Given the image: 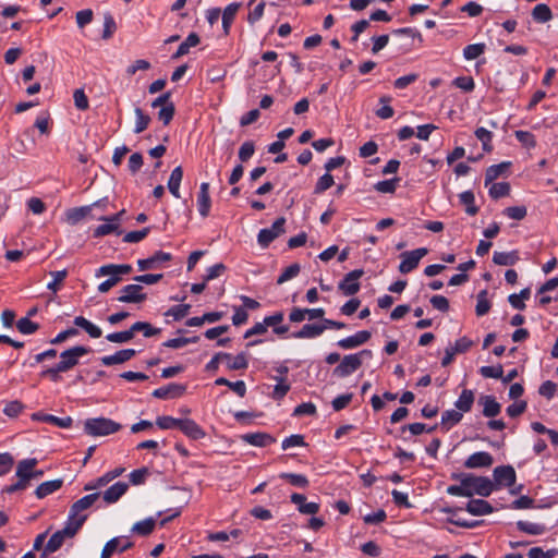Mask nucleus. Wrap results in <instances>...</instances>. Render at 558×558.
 <instances>
[{
    "label": "nucleus",
    "mask_w": 558,
    "mask_h": 558,
    "mask_svg": "<svg viewBox=\"0 0 558 558\" xmlns=\"http://www.w3.org/2000/svg\"><path fill=\"white\" fill-rule=\"evenodd\" d=\"M132 271V266L129 264H107L99 267L95 277L100 278L108 276L109 278L98 286L100 293H107L111 288L121 281V277L129 275Z\"/></svg>",
    "instance_id": "f257e3e1"
},
{
    "label": "nucleus",
    "mask_w": 558,
    "mask_h": 558,
    "mask_svg": "<svg viewBox=\"0 0 558 558\" xmlns=\"http://www.w3.org/2000/svg\"><path fill=\"white\" fill-rule=\"evenodd\" d=\"M364 356H372V351L364 349L359 353L344 355L332 374L340 378L350 376L362 366Z\"/></svg>",
    "instance_id": "f03ea898"
},
{
    "label": "nucleus",
    "mask_w": 558,
    "mask_h": 558,
    "mask_svg": "<svg viewBox=\"0 0 558 558\" xmlns=\"http://www.w3.org/2000/svg\"><path fill=\"white\" fill-rule=\"evenodd\" d=\"M121 427V424L107 417L88 418L84 423V432L89 436L111 435L120 430Z\"/></svg>",
    "instance_id": "7ed1b4c3"
},
{
    "label": "nucleus",
    "mask_w": 558,
    "mask_h": 558,
    "mask_svg": "<svg viewBox=\"0 0 558 558\" xmlns=\"http://www.w3.org/2000/svg\"><path fill=\"white\" fill-rule=\"evenodd\" d=\"M37 464L38 460L35 458H28L19 461L15 472L17 482L8 486L7 488H25L26 486L31 485L33 480V469L37 466Z\"/></svg>",
    "instance_id": "20e7f679"
},
{
    "label": "nucleus",
    "mask_w": 558,
    "mask_h": 558,
    "mask_svg": "<svg viewBox=\"0 0 558 558\" xmlns=\"http://www.w3.org/2000/svg\"><path fill=\"white\" fill-rule=\"evenodd\" d=\"M90 349L83 345L70 348L60 354L59 367L65 373L78 364L80 357L88 354Z\"/></svg>",
    "instance_id": "39448f33"
},
{
    "label": "nucleus",
    "mask_w": 558,
    "mask_h": 558,
    "mask_svg": "<svg viewBox=\"0 0 558 558\" xmlns=\"http://www.w3.org/2000/svg\"><path fill=\"white\" fill-rule=\"evenodd\" d=\"M428 253V250L426 247H420L413 251L403 252L400 255L401 263L398 267L399 271L401 274H409L412 270H414L418 264L420 260Z\"/></svg>",
    "instance_id": "423d86ee"
},
{
    "label": "nucleus",
    "mask_w": 558,
    "mask_h": 558,
    "mask_svg": "<svg viewBox=\"0 0 558 558\" xmlns=\"http://www.w3.org/2000/svg\"><path fill=\"white\" fill-rule=\"evenodd\" d=\"M286 219L279 217L270 228L262 229L257 235V242L262 247H267L274 240L284 233Z\"/></svg>",
    "instance_id": "0eeeda50"
},
{
    "label": "nucleus",
    "mask_w": 558,
    "mask_h": 558,
    "mask_svg": "<svg viewBox=\"0 0 558 558\" xmlns=\"http://www.w3.org/2000/svg\"><path fill=\"white\" fill-rule=\"evenodd\" d=\"M364 275L363 269H354L348 272L339 282L338 289L347 296L354 295L360 291V278Z\"/></svg>",
    "instance_id": "6e6552de"
},
{
    "label": "nucleus",
    "mask_w": 558,
    "mask_h": 558,
    "mask_svg": "<svg viewBox=\"0 0 558 558\" xmlns=\"http://www.w3.org/2000/svg\"><path fill=\"white\" fill-rule=\"evenodd\" d=\"M145 300L146 294L143 293V287L135 283L124 286L118 298V301L121 303H142Z\"/></svg>",
    "instance_id": "1a4fd4ad"
},
{
    "label": "nucleus",
    "mask_w": 558,
    "mask_h": 558,
    "mask_svg": "<svg viewBox=\"0 0 558 558\" xmlns=\"http://www.w3.org/2000/svg\"><path fill=\"white\" fill-rule=\"evenodd\" d=\"M132 547L133 543L129 541L128 537H113L105 544L100 558H110L114 551L119 550L120 553H123Z\"/></svg>",
    "instance_id": "9d476101"
},
{
    "label": "nucleus",
    "mask_w": 558,
    "mask_h": 558,
    "mask_svg": "<svg viewBox=\"0 0 558 558\" xmlns=\"http://www.w3.org/2000/svg\"><path fill=\"white\" fill-rule=\"evenodd\" d=\"M494 480L499 486L511 487L515 483V471L511 465L497 466L494 470Z\"/></svg>",
    "instance_id": "9b49d317"
},
{
    "label": "nucleus",
    "mask_w": 558,
    "mask_h": 558,
    "mask_svg": "<svg viewBox=\"0 0 558 558\" xmlns=\"http://www.w3.org/2000/svg\"><path fill=\"white\" fill-rule=\"evenodd\" d=\"M185 390V385L171 383L167 386L155 389L153 391V396L158 399H175L182 397Z\"/></svg>",
    "instance_id": "f8f14e48"
},
{
    "label": "nucleus",
    "mask_w": 558,
    "mask_h": 558,
    "mask_svg": "<svg viewBox=\"0 0 558 558\" xmlns=\"http://www.w3.org/2000/svg\"><path fill=\"white\" fill-rule=\"evenodd\" d=\"M371 332L367 330L357 331L355 335L343 338L337 342V345L343 350L355 349L371 339Z\"/></svg>",
    "instance_id": "ddd939ff"
},
{
    "label": "nucleus",
    "mask_w": 558,
    "mask_h": 558,
    "mask_svg": "<svg viewBox=\"0 0 558 558\" xmlns=\"http://www.w3.org/2000/svg\"><path fill=\"white\" fill-rule=\"evenodd\" d=\"M178 428L189 438L193 440L201 439L205 437V432L203 428L191 418H181L178 425Z\"/></svg>",
    "instance_id": "4468645a"
},
{
    "label": "nucleus",
    "mask_w": 558,
    "mask_h": 558,
    "mask_svg": "<svg viewBox=\"0 0 558 558\" xmlns=\"http://www.w3.org/2000/svg\"><path fill=\"white\" fill-rule=\"evenodd\" d=\"M211 206V199L209 196V183L203 182L199 186L197 194V208L198 213L203 218L208 217Z\"/></svg>",
    "instance_id": "2eb2a0df"
},
{
    "label": "nucleus",
    "mask_w": 558,
    "mask_h": 558,
    "mask_svg": "<svg viewBox=\"0 0 558 558\" xmlns=\"http://www.w3.org/2000/svg\"><path fill=\"white\" fill-rule=\"evenodd\" d=\"M135 354H136V351L134 349H123V350L117 351L114 354L102 356L100 359V362L105 366L122 364V363L130 361L132 357L135 356Z\"/></svg>",
    "instance_id": "dca6fc26"
},
{
    "label": "nucleus",
    "mask_w": 558,
    "mask_h": 558,
    "mask_svg": "<svg viewBox=\"0 0 558 558\" xmlns=\"http://www.w3.org/2000/svg\"><path fill=\"white\" fill-rule=\"evenodd\" d=\"M494 459L490 453L486 451H478L472 453L465 461L464 465L469 469L488 468L493 464Z\"/></svg>",
    "instance_id": "f3484780"
},
{
    "label": "nucleus",
    "mask_w": 558,
    "mask_h": 558,
    "mask_svg": "<svg viewBox=\"0 0 558 558\" xmlns=\"http://www.w3.org/2000/svg\"><path fill=\"white\" fill-rule=\"evenodd\" d=\"M32 420L50 423V424H53V425H56V426H58L60 428H69L72 425V423H73V420L70 416L58 417V416H54V415H51V414H46L44 412L33 413L32 414Z\"/></svg>",
    "instance_id": "a211bd4d"
},
{
    "label": "nucleus",
    "mask_w": 558,
    "mask_h": 558,
    "mask_svg": "<svg viewBox=\"0 0 558 558\" xmlns=\"http://www.w3.org/2000/svg\"><path fill=\"white\" fill-rule=\"evenodd\" d=\"M242 440L255 447H267L276 441V439L267 433H248L244 434Z\"/></svg>",
    "instance_id": "6ab92c4d"
},
{
    "label": "nucleus",
    "mask_w": 558,
    "mask_h": 558,
    "mask_svg": "<svg viewBox=\"0 0 558 558\" xmlns=\"http://www.w3.org/2000/svg\"><path fill=\"white\" fill-rule=\"evenodd\" d=\"M291 501L294 505H296L298 510L304 514L313 515V514L317 513L319 510V505L317 502H314V501L307 502L306 497L302 494H296V493L293 494L291 496Z\"/></svg>",
    "instance_id": "aec40b11"
},
{
    "label": "nucleus",
    "mask_w": 558,
    "mask_h": 558,
    "mask_svg": "<svg viewBox=\"0 0 558 558\" xmlns=\"http://www.w3.org/2000/svg\"><path fill=\"white\" fill-rule=\"evenodd\" d=\"M171 258H172V256L170 253L158 251L149 258L138 259L137 260L138 270L144 271L147 269H151L155 267L156 263L169 262V260H171Z\"/></svg>",
    "instance_id": "412c9836"
},
{
    "label": "nucleus",
    "mask_w": 558,
    "mask_h": 558,
    "mask_svg": "<svg viewBox=\"0 0 558 558\" xmlns=\"http://www.w3.org/2000/svg\"><path fill=\"white\" fill-rule=\"evenodd\" d=\"M124 468H116L98 477L95 482L86 484L83 488H101L107 486L114 478L119 477L124 472Z\"/></svg>",
    "instance_id": "4be33fe9"
},
{
    "label": "nucleus",
    "mask_w": 558,
    "mask_h": 558,
    "mask_svg": "<svg viewBox=\"0 0 558 558\" xmlns=\"http://www.w3.org/2000/svg\"><path fill=\"white\" fill-rule=\"evenodd\" d=\"M98 497L99 493L96 492L75 501L70 509L71 517H81L80 512L88 509L98 499Z\"/></svg>",
    "instance_id": "5701e85b"
},
{
    "label": "nucleus",
    "mask_w": 558,
    "mask_h": 558,
    "mask_svg": "<svg viewBox=\"0 0 558 558\" xmlns=\"http://www.w3.org/2000/svg\"><path fill=\"white\" fill-rule=\"evenodd\" d=\"M480 403L483 404V415L486 417H495L500 413L501 405L493 396L481 397Z\"/></svg>",
    "instance_id": "b1692460"
},
{
    "label": "nucleus",
    "mask_w": 558,
    "mask_h": 558,
    "mask_svg": "<svg viewBox=\"0 0 558 558\" xmlns=\"http://www.w3.org/2000/svg\"><path fill=\"white\" fill-rule=\"evenodd\" d=\"M324 332L322 324H305L303 327L293 333L294 338L298 339H313L320 336Z\"/></svg>",
    "instance_id": "393cba45"
},
{
    "label": "nucleus",
    "mask_w": 558,
    "mask_h": 558,
    "mask_svg": "<svg viewBox=\"0 0 558 558\" xmlns=\"http://www.w3.org/2000/svg\"><path fill=\"white\" fill-rule=\"evenodd\" d=\"M240 3L233 2L227 5L221 12V19H222V28L225 35H229L231 25L233 23V20L240 9Z\"/></svg>",
    "instance_id": "a878e982"
},
{
    "label": "nucleus",
    "mask_w": 558,
    "mask_h": 558,
    "mask_svg": "<svg viewBox=\"0 0 558 558\" xmlns=\"http://www.w3.org/2000/svg\"><path fill=\"white\" fill-rule=\"evenodd\" d=\"M466 511L473 515H484L493 512V507L483 499H471L466 505Z\"/></svg>",
    "instance_id": "bb28decb"
},
{
    "label": "nucleus",
    "mask_w": 558,
    "mask_h": 558,
    "mask_svg": "<svg viewBox=\"0 0 558 558\" xmlns=\"http://www.w3.org/2000/svg\"><path fill=\"white\" fill-rule=\"evenodd\" d=\"M183 178V170L181 166L175 167L168 180L169 192L177 198H180V184Z\"/></svg>",
    "instance_id": "cd10ccee"
},
{
    "label": "nucleus",
    "mask_w": 558,
    "mask_h": 558,
    "mask_svg": "<svg viewBox=\"0 0 558 558\" xmlns=\"http://www.w3.org/2000/svg\"><path fill=\"white\" fill-rule=\"evenodd\" d=\"M74 325L84 329L92 338L97 339L100 338L102 335V331L98 326H96L95 324H93L83 316H76L74 318Z\"/></svg>",
    "instance_id": "c85d7f7f"
},
{
    "label": "nucleus",
    "mask_w": 558,
    "mask_h": 558,
    "mask_svg": "<svg viewBox=\"0 0 558 558\" xmlns=\"http://www.w3.org/2000/svg\"><path fill=\"white\" fill-rule=\"evenodd\" d=\"M201 39L196 33H191L183 43L179 46L175 53L172 56L173 59H179L190 52V48L196 47Z\"/></svg>",
    "instance_id": "c756f323"
},
{
    "label": "nucleus",
    "mask_w": 558,
    "mask_h": 558,
    "mask_svg": "<svg viewBox=\"0 0 558 558\" xmlns=\"http://www.w3.org/2000/svg\"><path fill=\"white\" fill-rule=\"evenodd\" d=\"M283 320V313L277 312L274 315L266 316L264 318L265 325L268 327H274V332L281 336L288 332V326H278Z\"/></svg>",
    "instance_id": "7c9ffc66"
},
{
    "label": "nucleus",
    "mask_w": 558,
    "mask_h": 558,
    "mask_svg": "<svg viewBox=\"0 0 558 558\" xmlns=\"http://www.w3.org/2000/svg\"><path fill=\"white\" fill-rule=\"evenodd\" d=\"M99 202H96L92 206H82L69 209L66 211L68 221L72 225L77 223L92 211L93 206H97Z\"/></svg>",
    "instance_id": "2f4dec72"
},
{
    "label": "nucleus",
    "mask_w": 558,
    "mask_h": 558,
    "mask_svg": "<svg viewBox=\"0 0 558 558\" xmlns=\"http://www.w3.org/2000/svg\"><path fill=\"white\" fill-rule=\"evenodd\" d=\"M511 162L504 161L498 165H493L487 168L485 173V185L487 186L493 181L498 179L510 167Z\"/></svg>",
    "instance_id": "473e14b6"
},
{
    "label": "nucleus",
    "mask_w": 558,
    "mask_h": 558,
    "mask_svg": "<svg viewBox=\"0 0 558 558\" xmlns=\"http://www.w3.org/2000/svg\"><path fill=\"white\" fill-rule=\"evenodd\" d=\"M474 403V392L470 389L462 390L454 407L461 412H469Z\"/></svg>",
    "instance_id": "72a5a7b5"
},
{
    "label": "nucleus",
    "mask_w": 558,
    "mask_h": 558,
    "mask_svg": "<svg viewBox=\"0 0 558 558\" xmlns=\"http://www.w3.org/2000/svg\"><path fill=\"white\" fill-rule=\"evenodd\" d=\"M215 385L227 386L241 398H243L246 393V385L243 380L230 381L225 377H219L215 380Z\"/></svg>",
    "instance_id": "f704fd0d"
},
{
    "label": "nucleus",
    "mask_w": 558,
    "mask_h": 558,
    "mask_svg": "<svg viewBox=\"0 0 558 558\" xmlns=\"http://www.w3.org/2000/svg\"><path fill=\"white\" fill-rule=\"evenodd\" d=\"M155 525H156V521L154 518H147L145 520H142V521H138L136 522L131 531L135 534H138L141 536H147L149 535L154 529H155Z\"/></svg>",
    "instance_id": "c9c22d12"
},
{
    "label": "nucleus",
    "mask_w": 558,
    "mask_h": 558,
    "mask_svg": "<svg viewBox=\"0 0 558 558\" xmlns=\"http://www.w3.org/2000/svg\"><path fill=\"white\" fill-rule=\"evenodd\" d=\"M532 17L538 23H546L551 20L553 13L547 4L539 3L532 10Z\"/></svg>",
    "instance_id": "e433bc0d"
},
{
    "label": "nucleus",
    "mask_w": 558,
    "mask_h": 558,
    "mask_svg": "<svg viewBox=\"0 0 558 558\" xmlns=\"http://www.w3.org/2000/svg\"><path fill=\"white\" fill-rule=\"evenodd\" d=\"M517 527L519 531L524 532L530 535H541L545 533L546 527L539 523H533L529 521H518Z\"/></svg>",
    "instance_id": "4c0bfd02"
},
{
    "label": "nucleus",
    "mask_w": 558,
    "mask_h": 558,
    "mask_svg": "<svg viewBox=\"0 0 558 558\" xmlns=\"http://www.w3.org/2000/svg\"><path fill=\"white\" fill-rule=\"evenodd\" d=\"M134 113L136 117L134 133L140 134L148 128L151 119L140 107L134 108Z\"/></svg>",
    "instance_id": "58836bf2"
},
{
    "label": "nucleus",
    "mask_w": 558,
    "mask_h": 558,
    "mask_svg": "<svg viewBox=\"0 0 558 558\" xmlns=\"http://www.w3.org/2000/svg\"><path fill=\"white\" fill-rule=\"evenodd\" d=\"M462 412L459 410H447L441 414V425L448 430L462 420Z\"/></svg>",
    "instance_id": "ea45409f"
},
{
    "label": "nucleus",
    "mask_w": 558,
    "mask_h": 558,
    "mask_svg": "<svg viewBox=\"0 0 558 558\" xmlns=\"http://www.w3.org/2000/svg\"><path fill=\"white\" fill-rule=\"evenodd\" d=\"M223 360L227 361V367L230 371L245 369L248 366L247 357L244 352L239 353L234 357L230 354L229 359Z\"/></svg>",
    "instance_id": "a19ab883"
},
{
    "label": "nucleus",
    "mask_w": 558,
    "mask_h": 558,
    "mask_svg": "<svg viewBox=\"0 0 558 558\" xmlns=\"http://www.w3.org/2000/svg\"><path fill=\"white\" fill-rule=\"evenodd\" d=\"M461 204L465 206V211L470 216H474L477 214L478 208L475 206L474 194L471 191H464L459 195Z\"/></svg>",
    "instance_id": "79ce46f5"
},
{
    "label": "nucleus",
    "mask_w": 558,
    "mask_h": 558,
    "mask_svg": "<svg viewBox=\"0 0 558 558\" xmlns=\"http://www.w3.org/2000/svg\"><path fill=\"white\" fill-rule=\"evenodd\" d=\"M279 477L282 480H286L284 484L290 485V486L304 487L310 484L306 476H304L302 474L281 473L279 475Z\"/></svg>",
    "instance_id": "37998d69"
},
{
    "label": "nucleus",
    "mask_w": 558,
    "mask_h": 558,
    "mask_svg": "<svg viewBox=\"0 0 558 558\" xmlns=\"http://www.w3.org/2000/svg\"><path fill=\"white\" fill-rule=\"evenodd\" d=\"M492 307L490 302L487 299V290H482L477 294V303L475 306V313L477 316L486 315Z\"/></svg>",
    "instance_id": "c03bdc74"
},
{
    "label": "nucleus",
    "mask_w": 558,
    "mask_h": 558,
    "mask_svg": "<svg viewBox=\"0 0 558 558\" xmlns=\"http://www.w3.org/2000/svg\"><path fill=\"white\" fill-rule=\"evenodd\" d=\"M151 474L148 468H141L132 471L129 475L130 483L134 486L145 484L146 478Z\"/></svg>",
    "instance_id": "a18cd8bd"
},
{
    "label": "nucleus",
    "mask_w": 558,
    "mask_h": 558,
    "mask_svg": "<svg viewBox=\"0 0 558 558\" xmlns=\"http://www.w3.org/2000/svg\"><path fill=\"white\" fill-rule=\"evenodd\" d=\"M489 196L494 199H498L509 195L510 184L507 182L494 183L489 189Z\"/></svg>",
    "instance_id": "49530a36"
},
{
    "label": "nucleus",
    "mask_w": 558,
    "mask_h": 558,
    "mask_svg": "<svg viewBox=\"0 0 558 558\" xmlns=\"http://www.w3.org/2000/svg\"><path fill=\"white\" fill-rule=\"evenodd\" d=\"M485 49H486V46L483 43L468 45L463 49V57L466 60H474V59L478 58L481 54H483Z\"/></svg>",
    "instance_id": "de8ad7c7"
},
{
    "label": "nucleus",
    "mask_w": 558,
    "mask_h": 558,
    "mask_svg": "<svg viewBox=\"0 0 558 558\" xmlns=\"http://www.w3.org/2000/svg\"><path fill=\"white\" fill-rule=\"evenodd\" d=\"M16 328L23 335H32L38 330L39 325L32 322L28 317H23L17 320Z\"/></svg>",
    "instance_id": "09e8293b"
},
{
    "label": "nucleus",
    "mask_w": 558,
    "mask_h": 558,
    "mask_svg": "<svg viewBox=\"0 0 558 558\" xmlns=\"http://www.w3.org/2000/svg\"><path fill=\"white\" fill-rule=\"evenodd\" d=\"M517 259L518 257L514 255V253L507 252H495L493 256V262L500 266L513 265Z\"/></svg>",
    "instance_id": "8fccbe9b"
},
{
    "label": "nucleus",
    "mask_w": 558,
    "mask_h": 558,
    "mask_svg": "<svg viewBox=\"0 0 558 558\" xmlns=\"http://www.w3.org/2000/svg\"><path fill=\"white\" fill-rule=\"evenodd\" d=\"M475 136L478 141L482 142L483 149L485 151L492 150L490 142L493 138V133L490 131L486 130L485 128H477L475 130Z\"/></svg>",
    "instance_id": "3c124183"
},
{
    "label": "nucleus",
    "mask_w": 558,
    "mask_h": 558,
    "mask_svg": "<svg viewBox=\"0 0 558 558\" xmlns=\"http://www.w3.org/2000/svg\"><path fill=\"white\" fill-rule=\"evenodd\" d=\"M399 181H400L399 178L379 181L375 184V190L379 193H385V194L393 193L397 189V184Z\"/></svg>",
    "instance_id": "603ef678"
},
{
    "label": "nucleus",
    "mask_w": 558,
    "mask_h": 558,
    "mask_svg": "<svg viewBox=\"0 0 558 558\" xmlns=\"http://www.w3.org/2000/svg\"><path fill=\"white\" fill-rule=\"evenodd\" d=\"M64 541L65 539L62 537V534L58 531L54 532L46 544L45 553L52 554L57 551L63 545Z\"/></svg>",
    "instance_id": "864d4df0"
},
{
    "label": "nucleus",
    "mask_w": 558,
    "mask_h": 558,
    "mask_svg": "<svg viewBox=\"0 0 558 558\" xmlns=\"http://www.w3.org/2000/svg\"><path fill=\"white\" fill-rule=\"evenodd\" d=\"M191 308L189 304H181L170 307L165 315L173 317L174 320H180L184 318Z\"/></svg>",
    "instance_id": "5fc2aeb1"
},
{
    "label": "nucleus",
    "mask_w": 558,
    "mask_h": 558,
    "mask_svg": "<svg viewBox=\"0 0 558 558\" xmlns=\"http://www.w3.org/2000/svg\"><path fill=\"white\" fill-rule=\"evenodd\" d=\"M50 275L53 279L47 284V289L52 292H57L60 289V284L66 278L68 271L65 269L59 271H51Z\"/></svg>",
    "instance_id": "6e6d98bb"
},
{
    "label": "nucleus",
    "mask_w": 558,
    "mask_h": 558,
    "mask_svg": "<svg viewBox=\"0 0 558 558\" xmlns=\"http://www.w3.org/2000/svg\"><path fill=\"white\" fill-rule=\"evenodd\" d=\"M175 113V107L173 102H170L163 106L158 112V119L163 123V125H168L173 119Z\"/></svg>",
    "instance_id": "4d7b16f0"
},
{
    "label": "nucleus",
    "mask_w": 558,
    "mask_h": 558,
    "mask_svg": "<svg viewBox=\"0 0 558 558\" xmlns=\"http://www.w3.org/2000/svg\"><path fill=\"white\" fill-rule=\"evenodd\" d=\"M117 29V24L113 16L110 13H105L104 15V32L102 38L109 39Z\"/></svg>",
    "instance_id": "13d9d810"
},
{
    "label": "nucleus",
    "mask_w": 558,
    "mask_h": 558,
    "mask_svg": "<svg viewBox=\"0 0 558 558\" xmlns=\"http://www.w3.org/2000/svg\"><path fill=\"white\" fill-rule=\"evenodd\" d=\"M333 177L330 174V173H325L324 175H322L316 185H315V190H314V193L315 194H322L323 192L327 191L328 189H330L332 185H333Z\"/></svg>",
    "instance_id": "bf43d9fd"
},
{
    "label": "nucleus",
    "mask_w": 558,
    "mask_h": 558,
    "mask_svg": "<svg viewBox=\"0 0 558 558\" xmlns=\"http://www.w3.org/2000/svg\"><path fill=\"white\" fill-rule=\"evenodd\" d=\"M502 373H504V369L500 364L497 366H482L480 368V374L484 378L500 379L502 377Z\"/></svg>",
    "instance_id": "052dcab7"
},
{
    "label": "nucleus",
    "mask_w": 558,
    "mask_h": 558,
    "mask_svg": "<svg viewBox=\"0 0 558 558\" xmlns=\"http://www.w3.org/2000/svg\"><path fill=\"white\" fill-rule=\"evenodd\" d=\"M299 272H300V265L292 264L281 272V275L277 279V283L282 284L283 282L296 277L299 275Z\"/></svg>",
    "instance_id": "680f3d73"
},
{
    "label": "nucleus",
    "mask_w": 558,
    "mask_h": 558,
    "mask_svg": "<svg viewBox=\"0 0 558 558\" xmlns=\"http://www.w3.org/2000/svg\"><path fill=\"white\" fill-rule=\"evenodd\" d=\"M255 153V145L253 141L244 142L239 149V159L242 162L247 161Z\"/></svg>",
    "instance_id": "e2e57ef3"
},
{
    "label": "nucleus",
    "mask_w": 558,
    "mask_h": 558,
    "mask_svg": "<svg viewBox=\"0 0 558 558\" xmlns=\"http://www.w3.org/2000/svg\"><path fill=\"white\" fill-rule=\"evenodd\" d=\"M289 390L290 384L287 383L286 378H280L279 384H277L272 390L271 397L275 400H281L286 397Z\"/></svg>",
    "instance_id": "0e129e2a"
},
{
    "label": "nucleus",
    "mask_w": 558,
    "mask_h": 558,
    "mask_svg": "<svg viewBox=\"0 0 558 558\" xmlns=\"http://www.w3.org/2000/svg\"><path fill=\"white\" fill-rule=\"evenodd\" d=\"M106 339L112 343H126V342L131 341L133 338L131 336V331L123 330V331L108 333L106 336Z\"/></svg>",
    "instance_id": "69168bd1"
},
{
    "label": "nucleus",
    "mask_w": 558,
    "mask_h": 558,
    "mask_svg": "<svg viewBox=\"0 0 558 558\" xmlns=\"http://www.w3.org/2000/svg\"><path fill=\"white\" fill-rule=\"evenodd\" d=\"M24 409V404L19 400L10 401L5 404L3 413L9 417H16Z\"/></svg>",
    "instance_id": "338daca9"
},
{
    "label": "nucleus",
    "mask_w": 558,
    "mask_h": 558,
    "mask_svg": "<svg viewBox=\"0 0 558 558\" xmlns=\"http://www.w3.org/2000/svg\"><path fill=\"white\" fill-rule=\"evenodd\" d=\"M505 215L514 220H522L525 218L527 210L525 206H511L505 209Z\"/></svg>",
    "instance_id": "774afa93"
}]
</instances>
